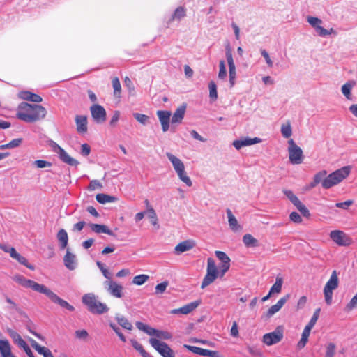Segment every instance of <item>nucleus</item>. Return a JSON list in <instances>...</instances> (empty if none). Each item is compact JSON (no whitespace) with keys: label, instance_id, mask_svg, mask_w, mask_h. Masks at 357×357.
<instances>
[{"label":"nucleus","instance_id":"63","mask_svg":"<svg viewBox=\"0 0 357 357\" xmlns=\"http://www.w3.org/2000/svg\"><path fill=\"white\" fill-rule=\"evenodd\" d=\"M75 335V337L79 340H85L89 336L88 332L84 329L76 331Z\"/></svg>","mask_w":357,"mask_h":357},{"label":"nucleus","instance_id":"9","mask_svg":"<svg viewBox=\"0 0 357 357\" xmlns=\"http://www.w3.org/2000/svg\"><path fill=\"white\" fill-rule=\"evenodd\" d=\"M289 158L291 164L299 165L303 162V151L296 144L294 141L291 139L288 142Z\"/></svg>","mask_w":357,"mask_h":357},{"label":"nucleus","instance_id":"13","mask_svg":"<svg viewBox=\"0 0 357 357\" xmlns=\"http://www.w3.org/2000/svg\"><path fill=\"white\" fill-rule=\"evenodd\" d=\"M91 116L96 123H103L107 119V112L105 109L98 104H93L90 107Z\"/></svg>","mask_w":357,"mask_h":357},{"label":"nucleus","instance_id":"32","mask_svg":"<svg viewBox=\"0 0 357 357\" xmlns=\"http://www.w3.org/2000/svg\"><path fill=\"white\" fill-rule=\"evenodd\" d=\"M31 344L32 347L34 348L36 351L38 352V354L43 355V357H47L52 353V351L48 348L40 345L34 340H31Z\"/></svg>","mask_w":357,"mask_h":357},{"label":"nucleus","instance_id":"12","mask_svg":"<svg viewBox=\"0 0 357 357\" xmlns=\"http://www.w3.org/2000/svg\"><path fill=\"white\" fill-rule=\"evenodd\" d=\"M282 337V328L281 326H278L274 331L264 334L263 336V342L266 345L271 346L280 342Z\"/></svg>","mask_w":357,"mask_h":357},{"label":"nucleus","instance_id":"44","mask_svg":"<svg viewBox=\"0 0 357 357\" xmlns=\"http://www.w3.org/2000/svg\"><path fill=\"white\" fill-rule=\"evenodd\" d=\"M209 96L212 100H216L218 98L217 86L213 81H211L208 84Z\"/></svg>","mask_w":357,"mask_h":357},{"label":"nucleus","instance_id":"26","mask_svg":"<svg viewBox=\"0 0 357 357\" xmlns=\"http://www.w3.org/2000/svg\"><path fill=\"white\" fill-rule=\"evenodd\" d=\"M91 230L96 234H106L109 236H114L113 231L110 230L106 225L91 223L89 225Z\"/></svg>","mask_w":357,"mask_h":357},{"label":"nucleus","instance_id":"55","mask_svg":"<svg viewBox=\"0 0 357 357\" xmlns=\"http://www.w3.org/2000/svg\"><path fill=\"white\" fill-rule=\"evenodd\" d=\"M130 342L134 349L139 351L142 356H143L146 352L144 349L143 346L140 343H139L136 340L131 339Z\"/></svg>","mask_w":357,"mask_h":357},{"label":"nucleus","instance_id":"28","mask_svg":"<svg viewBox=\"0 0 357 357\" xmlns=\"http://www.w3.org/2000/svg\"><path fill=\"white\" fill-rule=\"evenodd\" d=\"M7 333L12 338L14 344L17 345L20 348L26 343V342L22 338L21 335L15 331L11 328H8Z\"/></svg>","mask_w":357,"mask_h":357},{"label":"nucleus","instance_id":"60","mask_svg":"<svg viewBox=\"0 0 357 357\" xmlns=\"http://www.w3.org/2000/svg\"><path fill=\"white\" fill-rule=\"evenodd\" d=\"M33 164L38 167V168H45V167H51L52 166V163L48 162V161H46V160H35Z\"/></svg>","mask_w":357,"mask_h":357},{"label":"nucleus","instance_id":"16","mask_svg":"<svg viewBox=\"0 0 357 357\" xmlns=\"http://www.w3.org/2000/svg\"><path fill=\"white\" fill-rule=\"evenodd\" d=\"M171 115V112L167 110L157 111V116L161 123L162 130L163 132H167L169 129V121Z\"/></svg>","mask_w":357,"mask_h":357},{"label":"nucleus","instance_id":"3","mask_svg":"<svg viewBox=\"0 0 357 357\" xmlns=\"http://www.w3.org/2000/svg\"><path fill=\"white\" fill-rule=\"evenodd\" d=\"M82 301L93 314H102L109 311L107 305L99 301L93 293L85 294L82 298Z\"/></svg>","mask_w":357,"mask_h":357},{"label":"nucleus","instance_id":"24","mask_svg":"<svg viewBox=\"0 0 357 357\" xmlns=\"http://www.w3.org/2000/svg\"><path fill=\"white\" fill-rule=\"evenodd\" d=\"M75 255L71 253L68 250L66 252V255L63 257V262L66 267L73 271L76 268Z\"/></svg>","mask_w":357,"mask_h":357},{"label":"nucleus","instance_id":"47","mask_svg":"<svg viewBox=\"0 0 357 357\" xmlns=\"http://www.w3.org/2000/svg\"><path fill=\"white\" fill-rule=\"evenodd\" d=\"M185 16V9L183 7H178L174 14L172 15V20L174 19H181L182 17Z\"/></svg>","mask_w":357,"mask_h":357},{"label":"nucleus","instance_id":"19","mask_svg":"<svg viewBox=\"0 0 357 357\" xmlns=\"http://www.w3.org/2000/svg\"><path fill=\"white\" fill-rule=\"evenodd\" d=\"M10 257L13 259L17 260L20 264L25 266L30 270L33 271L35 269L34 266L29 264L28 262L27 259L24 257L22 256L20 254L17 252V251L15 250V248L10 249Z\"/></svg>","mask_w":357,"mask_h":357},{"label":"nucleus","instance_id":"1","mask_svg":"<svg viewBox=\"0 0 357 357\" xmlns=\"http://www.w3.org/2000/svg\"><path fill=\"white\" fill-rule=\"evenodd\" d=\"M46 114L47 111L43 106L24 102L18 105L16 116L26 123H33L43 119Z\"/></svg>","mask_w":357,"mask_h":357},{"label":"nucleus","instance_id":"22","mask_svg":"<svg viewBox=\"0 0 357 357\" xmlns=\"http://www.w3.org/2000/svg\"><path fill=\"white\" fill-rule=\"evenodd\" d=\"M185 109H186L185 105H183L176 109V111L174 112V113L172 115V120H171L172 124L181 123L182 122V120L184 118Z\"/></svg>","mask_w":357,"mask_h":357},{"label":"nucleus","instance_id":"11","mask_svg":"<svg viewBox=\"0 0 357 357\" xmlns=\"http://www.w3.org/2000/svg\"><path fill=\"white\" fill-rule=\"evenodd\" d=\"M330 238L340 246H349L352 243V239L344 232L340 230L331 231Z\"/></svg>","mask_w":357,"mask_h":357},{"label":"nucleus","instance_id":"56","mask_svg":"<svg viewBox=\"0 0 357 357\" xmlns=\"http://www.w3.org/2000/svg\"><path fill=\"white\" fill-rule=\"evenodd\" d=\"M335 354V345L334 343H329L326 347L325 357H333Z\"/></svg>","mask_w":357,"mask_h":357},{"label":"nucleus","instance_id":"38","mask_svg":"<svg viewBox=\"0 0 357 357\" xmlns=\"http://www.w3.org/2000/svg\"><path fill=\"white\" fill-rule=\"evenodd\" d=\"M201 304V301L197 300L181 307L183 314H188L195 310Z\"/></svg>","mask_w":357,"mask_h":357},{"label":"nucleus","instance_id":"57","mask_svg":"<svg viewBox=\"0 0 357 357\" xmlns=\"http://www.w3.org/2000/svg\"><path fill=\"white\" fill-rule=\"evenodd\" d=\"M242 139L243 140L245 146L259 143L261 141V139L258 137L250 138L247 137Z\"/></svg>","mask_w":357,"mask_h":357},{"label":"nucleus","instance_id":"14","mask_svg":"<svg viewBox=\"0 0 357 357\" xmlns=\"http://www.w3.org/2000/svg\"><path fill=\"white\" fill-rule=\"evenodd\" d=\"M104 287L111 296L118 298L123 297V286L112 279L105 281Z\"/></svg>","mask_w":357,"mask_h":357},{"label":"nucleus","instance_id":"64","mask_svg":"<svg viewBox=\"0 0 357 357\" xmlns=\"http://www.w3.org/2000/svg\"><path fill=\"white\" fill-rule=\"evenodd\" d=\"M261 54L264 58L267 66L271 68L273 65L272 60L270 58L268 53L265 50H261Z\"/></svg>","mask_w":357,"mask_h":357},{"label":"nucleus","instance_id":"42","mask_svg":"<svg viewBox=\"0 0 357 357\" xmlns=\"http://www.w3.org/2000/svg\"><path fill=\"white\" fill-rule=\"evenodd\" d=\"M281 133L284 138H289L292 135V129L289 122L287 124H282L281 126Z\"/></svg>","mask_w":357,"mask_h":357},{"label":"nucleus","instance_id":"46","mask_svg":"<svg viewBox=\"0 0 357 357\" xmlns=\"http://www.w3.org/2000/svg\"><path fill=\"white\" fill-rule=\"evenodd\" d=\"M320 310H321L319 308H318L315 310V312H314L312 317H311L309 323L305 326L306 327H308L310 329L312 330V328L314 327L316 322L317 321Z\"/></svg>","mask_w":357,"mask_h":357},{"label":"nucleus","instance_id":"10","mask_svg":"<svg viewBox=\"0 0 357 357\" xmlns=\"http://www.w3.org/2000/svg\"><path fill=\"white\" fill-rule=\"evenodd\" d=\"M149 343L162 357H175L174 351L167 343L153 337L149 339Z\"/></svg>","mask_w":357,"mask_h":357},{"label":"nucleus","instance_id":"27","mask_svg":"<svg viewBox=\"0 0 357 357\" xmlns=\"http://www.w3.org/2000/svg\"><path fill=\"white\" fill-rule=\"evenodd\" d=\"M356 85V82L354 80L349 81L342 86L341 91L347 100H351L352 96L351 91Z\"/></svg>","mask_w":357,"mask_h":357},{"label":"nucleus","instance_id":"18","mask_svg":"<svg viewBox=\"0 0 357 357\" xmlns=\"http://www.w3.org/2000/svg\"><path fill=\"white\" fill-rule=\"evenodd\" d=\"M0 356L1 357H16L12 352L11 346L8 340H0Z\"/></svg>","mask_w":357,"mask_h":357},{"label":"nucleus","instance_id":"35","mask_svg":"<svg viewBox=\"0 0 357 357\" xmlns=\"http://www.w3.org/2000/svg\"><path fill=\"white\" fill-rule=\"evenodd\" d=\"M283 284V278L281 276V275H278L275 278V282L274 284L271 287L270 292L271 294H279L281 292L282 287Z\"/></svg>","mask_w":357,"mask_h":357},{"label":"nucleus","instance_id":"61","mask_svg":"<svg viewBox=\"0 0 357 357\" xmlns=\"http://www.w3.org/2000/svg\"><path fill=\"white\" fill-rule=\"evenodd\" d=\"M296 208L300 211V213L306 218L310 217V213L309 210L306 208V206L303 204L301 203L300 205L297 206Z\"/></svg>","mask_w":357,"mask_h":357},{"label":"nucleus","instance_id":"59","mask_svg":"<svg viewBox=\"0 0 357 357\" xmlns=\"http://www.w3.org/2000/svg\"><path fill=\"white\" fill-rule=\"evenodd\" d=\"M316 31L319 36L325 37L328 35H330L333 31V29H331L330 30H327V29H324V27H322L321 26H319L316 29Z\"/></svg>","mask_w":357,"mask_h":357},{"label":"nucleus","instance_id":"31","mask_svg":"<svg viewBox=\"0 0 357 357\" xmlns=\"http://www.w3.org/2000/svg\"><path fill=\"white\" fill-rule=\"evenodd\" d=\"M115 319L117 321L118 324H119L124 329L131 331L132 329V324L126 319L125 317L120 314H116L115 316Z\"/></svg>","mask_w":357,"mask_h":357},{"label":"nucleus","instance_id":"17","mask_svg":"<svg viewBox=\"0 0 357 357\" xmlns=\"http://www.w3.org/2000/svg\"><path fill=\"white\" fill-rule=\"evenodd\" d=\"M57 154L59 159L63 162L66 163L68 165L76 167L79 164L77 160L70 157L63 149H59V150L57 151Z\"/></svg>","mask_w":357,"mask_h":357},{"label":"nucleus","instance_id":"33","mask_svg":"<svg viewBox=\"0 0 357 357\" xmlns=\"http://www.w3.org/2000/svg\"><path fill=\"white\" fill-rule=\"evenodd\" d=\"M57 238L60 242V248L65 249L67 247L68 236L66 231L64 229H61L57 234Z\"/></svg>","mask_w":357,"mask_h":357},{"label":"nucleus","instance_id":"20","mask_svg":"<svg viewBox=\"0 0 357 357\" xmlns=\"http://www.w3.org/2000/svg\"><path fill=\"white\" fill-rule=\"evenodd\" d=\"M289 296L287 294L281 298L276 304L272 305L267 311V317H271L278 312L287 301Z\"/></svg>","mask_w":357,"mask_h":357},{"label":"nucleus","instance_id":"53","mask_svg":"<svg viewBox=\"0 0 357 357\" xmlns=\"http://www.w3.org/2000/svg\"><path fill=\"white\" fill-rule=\"evenodd\" d=\"M168 284H169V282L167 281H164V282L157 284L155 288V294H163L165 291Z\"/></svg>","mask_w":357,"mask_h":357},{"label":"nucleus","instance_id":"7","mask_svg":"<svg viewBox=\"0 0 357 357\" xmlns=\"http://www.w3.org/2000/svg\"><path fill=\"white\" fill-rule=\"evenodd\" d=\"M338 284L339 279L337 273L334 270L324 288V298L327 305L332 303L333 291L338 287Z\"/></svg>","mask_w":357,"mask_h":357},{"label":"nucleus","instance_id":"30","mask_svg":"<svg viewBox=\"0 0 357 357\" xmlns=\"http://www.w3.org/2000/svg\"><path fill=\"white\" fill-rule=\"evenodd\" d=\"M243 243L247 248H255L259 246V242L257 239L254 238L250 234H246L243 236Z\"/></svg>","mask_w":357,"mask_h":357},{"label":"nucleus","instance_id":"2","mask_svg":"<svg viewBox=\"0 0 357 357\" xmlns=\"http://www.w3.org/2000/svg\"><path fill=\"white\" fill-rule=\"evenodd\" d=\"M230 265H219V270L217 268L215 260L213 258H208L206 274L204 276L201 288L204 289L213 283L218 277L222 278L228 271Z\"/></svg>","mask_w":357,"mask_h":357},{"label":"nucleus","instance_id":"25","mask_svg":"<svg viewBox=\"0 0 357 357\" xmlns=\"http://www.w3.org/2000/svg\"><path fill=\"white\" fill-rule=\"evenodd\" d=\"M227 215L228 218V223L230 229L236 232L241 229V226L238 224V222L236 217L233 215L230 209H227Z\"/></svg>","mask_w":357,"mask_h":357},{"label":"nucleus","instance_id":"39","mask_svg":"<svg viewBox=\"0 0 357 357\" xmlns=\"http://www.w3.org/2000/svg\"><path fill=\"white\" fill-rule=\"evenodd\" d=\"M225 56L227 58L228 66L229 67L235 66L233 56H232V49L229 43L225 45Z\"/></svg>","mask_w":357,"mask_h":357},{"label":"nucleus","instance_id":"40","mask_svg":"<svg viewBox=\"0 0 357 357\" xmlns=\"http://www.w3.org/2000/svg\"><path fill=\"white\" fill-rule=\"evenodd\" d=\"M217 258L221 261L220 265H230V258L222 251H215Z\"/></svg>","mask_w":357,"mask_h":357},{"label":"nucleus","instance_id":"48","mask_svg":"<svg viewBox=\"0 0 357 357\" xmlns=\"http://www.w3.org/2000/svg\"><path fill=\"white\" fill-rule=\"evenodd\" d=\"M112 86L114 88V93L115 96H119L121 91V83L118 77L113 78L112 81Z\"/></svg>","mask_w":357,"mask_h":357},{"label":"nucleus","instance_id":"45","mask_svg":"<svg viewBox=\"0 0 357 357\" xmlns=\"http://www.w3.org/2000/svg\"><path fill=\"white\" fill-rule=\"evenodd\" d=\"M307 21L313 28L315 29V30L317 29V27L321 26L320 24L322 22L321 19L312 16H308Z\"/></svg>","mask_w":357,"mask_h":357},{"label":"nucleus","instance_id":"52","mask_svg":"<svg viewBox=\"0 0 357 357\" xmlns=\"http://www.w3.org/2000/svg\"><path fill=\"white\" fill-rule=\"evenodd\" d=\"M327 175V171L326 170H321L319 172H317L314 176L313 179L314 180V182L319 184V183L323 182V180L326 177Z\"/></svg>","mask_w":357,"mask_h":357},{"label":"nucleus","instance_id":"15","mask_svg":"<svg viewBox=\"0 0 357 357\" xmlns=\"http://www.w3.org/2000/svg\"><path fill=\"white\" fill-rule=\"evenodd\" d=\"M43 294L49 298L53 303L59 304L61 307L66 308L70 312H73L75 310V307L72 305L69 304L66 301L61 298L50 289L46 287Z\"/></svg>","mask_w":357,"mask_h":357},{"label":"nucleus","instance_id":"5","mask_svg":"<svg viewBox=\"0 0 357 357\" xmlns=\"http://www.w3.org/2000/svg\"><path fill=\"white\" fill-rule=\"evenodd\" d=\"M166 156L171 162L178 178L188 187H191L192 182L185 171L183 162L176 156L169 152L166 153Z\"/></svg>","mask_w":357,"mask_h":357},{"label":"nucleus","instance_id":"21","mask_svg":"<svg viewBox=\"0 0 357 357\" xmlns=\"http://www.w3.org/2000/svg\"><path fill=\"white\" fill-rule=\"evenodd\" d=\"M19 97L24 100L31 101L36 103H39L42 102L43 99L42 98L36 93H33L32 92L28 91H21L19 93Z\"/></svg>","mask_w":357,"mask_h":357},{"label":"nucleus","instance_id":"8","mask_svg":"<svg viewBox=\"0 0 357 357\" xmlns=\"http://www.w3.org/2000/svg\"><path fill=\"white\" fill-rule=\"evenodd\" d=\"M13 280L25 288H30L33 291L40 294H43L47 287L44 284H39L32 280L26 279L21 275H15L13 277Z\"/></svg>","mask_w":357,"mask_h":357},{"label":"nucleus","instance_id":"43","mask_svg":"<svg viewBox=\"0 0 357 357\" xmlns=\"http://www.w3.org/2000/svg\"><path fill=\"white\" fill-rule=\"evenodd\" d=\"M149 277L147 275H138L133 278L132 282L137 285H142L149 280Z\"/></svg>","mask_w":357,"mask_h":357},{"label":"nucleus","instance_id":"49","mask_svg":"<svg viewBox=\"0 0 357 357\" xmlns=\"http://www.w3.org/2000/svg\"><path fill=\"white\" fill-rule=\"evenodd\" d=\"M96 264L99 269L101 271L102 275L105 278L107 279V280H109L112 279V273L109 272V271L105 268V265L101 263L100 261H97Z\"/></svg>","mask_w":357,"mask_h":357},{"label":"nucleus","instance_id":"6","mask_svg":"<svg viewBox=\"0 0 357 357\" xmlns=\"http://www.w3.org/2000/svg\"><path fill=\"white\" fill-rule=\"evenodd\" d=\"M135 325L139 330L146 333L149 335L155 336L156 339L158 338V340L161 339L167 340L172 337V335L171 333L167 331H161L153 328L146 324H144L141 321H137L135 323Z\"/></svg>","mask_w":357,"mask_h":357},{"label":"nucleus","instance_id":"37","mask_svg":"<svg viewBox=\"0 0 357 357\" xmlns=\"http://www.w3.org/2000/svg\"><path fill=\"white\" fill-rule=\"evenodd\" d=\"M310 331H311V329H310L308 327L305 326L304 328L303 333H302L301 338L297 344V347L298 349H302L305 346V344L308 340V337H309Z\"/></svg>","mask_w":357,"mask_h":357},{"label":"nucleus","instance_id":"4","mask_svg":"<svg viewBox=\"0 0 357 357\" xmlns=\"http://www.w3.org/2000/svg\"><path fill=\"white\" fill-rule=\"evenodd\" d=\"M351 172L350 166H344L338 169L331 174L326 175V177L323 180L322 188L324 189H329L334 185H337L347 178Z\"/></svg>","mask_w":357,"mask_h":357},{"label":"nucleus","instance_id":"41","mask_svg":"<svg viewBox=\"0 0 357 357\" xmlns=\"http://www.w3.org/2000/svg\"><path fill=\"white\" fill-rule=\"evenodd\" d=\"M183 347L186 348L188 350L190 351L191 352L198 354L202 356H205V354H206V349H203L201 347H198L196 346H191L188 344H184Z\"/></svg>","mask_w":357,"mask_h":357},{"label":"nucleus","instance_id":"50","mask_svg":"<svg viewBox=\"0 0 357 357\" xmlns=\"http://www.w3.org/2000/svg\"><path fill=\"white\" fill-rule=\"evenodd\" d=\"M133 116L135 119L143 125H146L149 122V117L147 115L139 114V113H134Z\"/></svg>","mask_w":357,"mask_h":357},{"label":"nucleus","instance_id":"34","mask_svg":"<svg viewBox=\"0 0 357 357\" xmlns=\"http://www.w3.org/2000/svg\"><path fill=\"white\" fill-rule=\"evenodd\" d=\"M96 199L98 203L102 204L114 202L118 199L117 197L114 196H111L103 193L98 194L96 197Z\"/></svg>","mask_w":357,"mask_h":357},{"label":"nucleus","instance_id":"29","mask_svg":"<svg viewBox=\"0 0 357 357\" xmlns=\"http://www.w3.org/2000/svg\"><path fill=\"white\" fill-rule=\"evenodd\" d=\"M194 246V244L192 242L190 241H184L180 243H178L175 247V252L178 255L183 253L184 252L188 251L190 249H192Z\"/></svg>","mask_w":357,"mask_h":357},{"label":"nucleus","instance_id":"62","mask_svg":"<svg viewBox=\"0 0 357 357\" xmlns=\"http://www.w3.org/2000/svg\"><path fill=\"white\" fill-rule=\"evenodd\" d=\"M357 307V292L346 306V310L350 311Z\"/></svg>","mask_w":357,"mask_h":357},{"label":"nucleus","instance_id":"54","mask_svg":"<svg viewBox=\"0 0 357 357\" xmlns=\"http://www.w3.org/2000/svg\"><path fill=\"white\" fill-rule=\"evenodd\" d=\"M236 76V66L229 67V77L230 87H233L234 86Z\"/></svg>","mask_w":357,"mask_h":357},{"label":"nucleus","instance_id":"51","mask_svg":"<svg viewBox=\"0 0 357 357\" xmlns=\"http://www.w3.org/2000/svg\"><path fill=\"white\" fill-rule=\"evenodd\" d=\"M219 73L218 77L221 79H225L227 77V70L225 66V63L223 60H221L219 63Z\"/></svg>","mask_w":357,"mask_h":357},{"label":"nucleus","instance_id":"36","mask_svg":"<svg viewBox=\"0 0 357 357\" xmlns=\"http://www.w3.org/2000/svg\"><path fill=\"white\" fill-rule=\"evenodd\" d=\"M146 215L148 218L150 220L151 225L155 227L157 229H158V219L157 217V214L152 206H149L146 210Z\"/></svg>","mask_w":357,"mask_h":357},{"label":"nucleus","instance_id":"23","mask_svg":"<svg viewBox=\"0 0 357 357\" xmlns=\"http://www.w3.org/2000/svg\"><path fill=\"white\" fill-rule=\"evenodd\" d=\"M75 122L77 130L79 133H85L87 131V118L86 116H76Z\"/></svg>","mask_w":357,"mask_h":357},{"label":"nucleus","instance_id":"58","mask_svg":"<svg viewBox=\"0 0 357 357\" xmlns=\"http://www.w3.org/2000/svg\"><path fill=\"white\" fill-rule=\"evenodd\" d=\"M102 187V183L99 181L94 179L91 181L88 187V190L90 191H93L96 189L101 188Z\"/></svg>","mask_w":357,"mask_h":357}]
</instances>
